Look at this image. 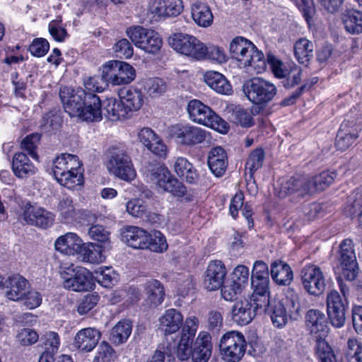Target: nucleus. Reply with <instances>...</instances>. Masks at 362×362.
<instances>
[{
    "label": "nucleus",
    "mask_w": 362,
    "mask_h": 362,
    "mask_svg": "<svg viewBox=\"0 0 362 362\" xmlns=\"http://www.w3.org/2000/svg\"><path fill=\"white\" fill-rule=\"evenodd\" d=\"M59 96L64 110L71 117L83 121L98 122L102 119V105L95 93H86L85 89L69 87L61 88Z\"/></svg>",
    "instance_id": "f257e3e1"
},
{
    "label": "nucleus",
    "mask_w": 362,
    "mask_h": 362,
    "mask_svg": "<svg viewBox=\"0 0 362 362\" xmlns=\"http://www.w3.org/2000/svg\"><path fill=\"white\" fill-rule=\"evenodd\" d=\"M305 322L315 342V353L321 362H337L332 347L325 340L329 327L327 318L318 309H310L305 313Z\"/></svg>",
    "instance_id": "f03ea898"
},
{
    "label": "nucleus",
    "mask_w": 362,
    "mask_h": 362,
    "mask_svg": "<svg viewBox=\"0 0 362 362\" xmlns=\"http://www.w3.org/2000/svg\"><path fill=\"white\" fill-rule=\"evenodd\" d=\"M52 170L57 182L68 189L83 185L82 163L75 155L62 153L57 156L53 161Z\"/></svg>",
    "instance_id": "7ed1b4c3"
},
{
    "label": "nucleus",
    "mask_w": 362,
    "mask_h": 362,
    "mask_svg": "<svg viewBox=\"0 0 362 362\" xmlns=\"http://www.w3.org/2000/svg\"><path fill=\"white\" fill-rule=\"evenodd\" d=\"M243 91L252 103L261 106L271 103L278 93L275 84L262 77H253L245 81Z\"/></svg>",
    "instance_id": "20e7f679"
},
{
    "label": "nucleus",
    "mask_w": 362,
    "mask_h": 362,
    "mask_svg": "<svg viewBox=\"0 0 362 362\" xmlns=\"http://www.w3.org/2000/svg\"><path fill=\"white\" fill-rule=\"evenodd\" d=\"M187 111L189 117L194 122L209 127L221 133L227 132L228 123L201 101L190 100L188 103Z\"/></svg>",
    "instance_id": "39448f33"
},
{
    "label": "nucleus",
    "mask_w": 362,
    "mask_h": 362,
    "mask_svg": "<svg viewBox=\"0 0 362 362\" xmlns=\"http://www.w3.org/2000/svg\"><path fill=\"white\" fill-rule=\"evenodd\" d=\"M246 341L241 332L230 331L224 334L219 342L222 358L226 362H238L245 355Z\"/></svg>",
    "instance_id": "423d86ee"
},
{
    "label": "nucleus",
    "mask_w": 362,
    "mask_h": 362,
    "mask_svg": "<svg viewBox=\"0 0 362 362\" xmlns=\"http://www.w3.org/2000/svg\"><path fill=\"white\" fill-rule=\"evenodd\" d=\"M64 286L74 291H84L91 288V273L82 267L64 264L60 272Z\"/></svg>",
    "instance_id": "0eeeda50"
},
{
    "label": "nucleus",
    "mask_w": 362,
    "mask_h": 362,
    "mask_svg": "<svg viewBox=\"0 0 362 362\" xmlns=\"http://www.w3.org/2000/svg\"><path fill=\"white\" fill-rule=\"evenodd\" d=\"M127 34L136 47L149 54L158 52L163 45V40L158 33L141 26L127 29Z\"/></svg>",
    "instance_id": "6e6552de"
},
{
    "label": "nucleus",
    "mask_w": 362,
    "mask_h": 362,
    "mask_svg": "<svg viewBox=\"0 0 362 362\" xmlns=\"http://www.w3.org/2000/svg\"><path fill=\"white\" fill-rule=\"evenodd\" d=\"M337 269L348 281L354 280L358 275V267L351 239H345L339 245Z\"/></svg>",
    "instance_id": "1a4fd4ad"
},
{
    "label": "nucleus",
    "mask_w": 362,
    "mask_h": 362,
    "mask_svg": "<svg viewBox=\"0 0 362 362\" xmlns=\"http://www.w3.org/2000/svg\"><path fill=\"white\" fill-rule=\"evenodd\" d=\"M170 46L180 54L202 60L204 54V45L195 37L185 34L175 33L168 38Z\"/></svg>",
    "instance_id": "9d476101"
},
{
    "label": "nucleus",
    "mask_w": 362,
    "mask_h": 362,
    "mask_svg": "<svg viewBox=\"0 0 362 362\" xmlns=\"http://www.w3.org/2000/svg\"><path fill=\"white\" fill-rule=\"evenodd\" d=\"M151 180L156 182L158 187L176 197H183L187 193L186 187L174 177L167 168L156 165L147 170Z\"/></svg>",
    "instance_id": "9b49d317"
},
{
    "label": "nucleus",
    "mask_w": 362,
    "mask_h": 362,
    "mask_svg": "<svg viewBox=\"0 0 362 362\" xmlns=\"http://www.w3.org/2000/svg\"><path fill=\"white\" fill-rule=\"evenodd\" d=\"M107 168L110 173L127 182L136 176L131 157L123 150L115 149L110 153Z\"/></svg>",
    "instance_id": "f8f14e48"
},
{
    "label": "nucleus",
    "mask_w": 362,
    "mask_h": 362,
    "mask_svg": "<svg viewBox=\"0 0 362 362\" xmlns=\"http://www.w3.org/2000/svg\"><path fill=\"white\" fill-rule=\"evenodd\" d=\"M301 283L310 296H320L326 289V279L321 268L315 264L305 266L300 272Z\"/></svg>",
    "instance_id": "ddd939ff"
},
{
    "label": "nucleus",
    "mask_w": 362,
    "mask_h": 362,
    "mask_svg": "<svg viewBox=\"0 0 362 362\" xmlns=\"http://www.w3.org/2000/svg\"><path fill=\"white\" fill-rule=\"evenodd\" d=\"M276 194L280 198L288 195L304 197L313 193V185L310 177L296 175L282 180L275 189Z\"/></svg>",
    "instance_id": "4468645a"
},
{
    "label": "nucleus",
    "mask_w": 362,
    "mask_h": 362,
    "mask_svg": "<svg viewBox=\"0 0 362 362\" xmlns=\"http://www.w3.org/2000/svg\"><path fill=\"white\" fill-rule=\"evenodd\" d=\"M105 77L113 86H119L131 83L136 76L135 70L130 64L120 61H110L103 65Z\"/></svg>",
    "instance_id": "2eb2a0df"
},
{
    "label": "nucleus",
    "mask_w": 362,
    "mask_h": 362,
    "mask_svg": "<svg viewBox=\"0 0 362 362\" xmlns=\"http://www.w3.org/2000/svg\"><path fill=\"white\" fill-rule=\"evenodd\" d=\"M327 310L332 326L341 327L346 322L347 300L342 298L338 291L332 290L327 295Z\"/></svg>",
    "instance_id": "dca6fc26"
},
{
    "label": "nucleus",
    "mask_w": 362,
    "mask_h": 362,
    "mask_svg": "<svg viewBox=\"0 0 362 362\" xmlns=\"http://www.w3.org/2000/svg\"><path fill=\"white\" fill-rule=\"evenodd\" d=\"M249 269L244 265L237 266L231 276V281L226 284L221 289V295L226 300H231L240 293L248 282Z\"/></svg>",
    "instance_id": "f3484780"
},
{
    "label": "nucleus",
    "mask_w": 362,
    "mask_h": 362,
    "mask_svg": "<svg viewBox=\"0 0 362 362\" xmlns=\"http://www.w3.org/2000/svg\"><path fill=\"white\" fill-rule=\"evenodd\" d=\"M224 264L219 260L211 261L205 272L204 286L208 291H216L223 287L226 275Z\"/></svg>",
    "instance_id": "a211bd4d"
},
{
    "label": "nucleus",
    "mask_w": 362,
    "mask_h": 362,
    "mask_svg": "<svg viewBox=\"0 0 362 362\" xmlns=\"http://www.w3.org/2000/svg\"><path fill=\"white\" fill-rule=\"evenodd\" d=\"M172 134L179 143L193 146L203 142L206 139V132L199 127L177 125L172 129Z\"/></svg>",
    "instance_id": "6ab92c4d"
},
{
    "label": "nucleus",
    "mask_w": 362,
    "mask_h": 362,
    "mask_svg": "<svg viewBox=\"0 0 362 362\" xmlns=\"http://www.w3.org/2000/svg\"><path fill=\"white\" fill-rule=\"evenodd\" d=\"M23 218L29 224L47 228L54 221V215L47 210L29 205L23 212Z\"/></svg>",
    "instance_id": "aec40b11"
},
{
    "label": "nucleus",
    "mask_w": 362,
    "mask_h": 362,
    "mask_svg": "<svg viewBox=\"0 0 362 362\" xmlns=\"http://www.w3.org/2000/svg\"><path fill=\"white\" fill-rule=\"evenodd\" d=\"M138 139L149 151L160 157L167 154V146L159 136L150 128L144 127L138 133Z\"/></svg>",
    "instance_id": "412c9836"
},
{
    "label": "nucleus",
    "mask_w": 362,
    "mask_h": 362,
    "mask_svg": "<svg viewBox=\"0 0 362 362\" xmlns=\"http://www.w3.org/2000/svg\"><path fill=\"white\" fill-rule=\"evenodd\" d=\"M100 337V332L95 328H84L76 333L74 345L80 351L90 352L98 344Z\"/></svg>",
    "instance_id": "4be33fe9"
},
{
    "label": "nucleus",
    "mask_w": 362,
    "mask_h": 362,
    "mask_svg": "<svg viewBox=\"0 0 362 362\" xmlns=\"http://www.w3.org/2000/svg\"><path fill=\"white\" fill-rule=\"evenodd\" d=\"M211 336L206 332L199 334L194 344L192 359L194 362H207L211 355Z\"/></svg>",
    "instance_id": "5701e85b"
},
{
    "label": "nucleus",
    "mask_w": 362,
    "mask_h": 362,
    "mask_svg": "<svg viewBox=\"0 0 362 362\" xmlns=\"http://www.w3.org/2000/svg\"><path fill=\"white\" fill-rule=\"evenodd\" d=\"M182 325L183 316L174 308L166 310L159 318L160 329L165 335L176 333Z\"/></svg>",
    "instance_id": "b1692460"
},
{
    "label": "nucleus",
    "mask_w": 362,
    "mask_h": 362,
    "mask_svg": "<svg viewBox=\"0 0 362 362\" xmlns=\"http://www.w3.org/2000/svg\"><path fill=\"white\" fill-rule=\"evenodd\" d=\"M122 240L129 246L144 250L146 247L148 233L136 226H126L121 233Z\"/></svg>",
    "instance_id": "393cba45"
},
{
    "label": "nucleus",
    "mask_w": 362,
    "mask_h": 362,
    "mask_svg": "<svg viewBox=\"0 0 362 362\" xmlns=\"http://www.w3.org/2000/svg\"><path fill=\"white\" fill-rule=\"evenodd\" d=\"M208 165L216 177H221L228 167V156L226 151L221 146L212 148L208 154Z\"/></svg>",
    "instance_id": "a878e982"
},
{
    "label": "nucleus",
    "mask_w": 362,
    "mask_h": 362,
    "mask_svg": "<svg viewBox=\"0 0 362 362\" xmlns=\"http://www.w3.org/2000/svg\"><path fill=\"white\" fill-rule=\"evenodd\" d=\"M6 296L11 300L17 301L24 298L28 288V281L20 275L10 276L7 281Z\"/></svg>",
    "instance_id": "bb28decb"
},
{
    "label": "nucleus",
    "mask_w": 362,
    "mask_h": 362,
    "mask_svg": "<svg viewBox=\"0 0 362 362\" xmlns=\"http://www.w3.org/2000/svg\"><path fill=\"white\" fill-rule=\"evenodd\" d=\"M12 170L16 177L27 178L36 173L37 168L32 163L25 153L18 152L13 157Z\"/></svg>",
    "instance_id": "cd10ccee"
},
{
    "label": "nucleus",
    "mask_w": 362,
    "mask_h": 362,
    "mask_svg": "<svg viewBox=\"0 0 362 362\" xmlns=\"http://www.w3.org/2000/svg\"><path fill=\"white\" fill-rule=\"evenodd\" d=\"M255 313L252 310V304L247 300L236 301L231 310V317L233 322L239 325L249 324Z\"/></svg>",
    "instance_id": "c85d7f7f"
},
{
    "label": "nucleus",
    "mask_w": 362,
    "mask_h": 362,
    "mask_svg": "<svg viewBox=\"0 0 362 362\" xmlns=\"http://www.w3.org/2000/svg\"><path fill=\"white\" fill-rule=\"evenodd\" d=\"M184 8L182 1H153L148 9L159 17L177 16Z\"/></svg>",
    "instance_id": "c756f323"
},
{
    "label": "nucleus",
    "mask_w": 362,
    "mask_h": 362,
    "mask_svg": "<svg viewBox=\"0 0 362 362\" xmlns=\"http://www.w3.org/2000/svg\"><path fill=\"white\" fill-rule=\"evenodd\" d=\"M82 240L74 233H67L59 237L55 241L57 250L66 255H72L81 250Z\"/></svg>",
    "instance_id": "7c9ffc66"
},
{
    "label": "nucleus",
    "mask_w": 362,
    "mask_h": 362,
    "mask_svg": "<svg viewBox=\"0 0 362 362\" xmlns=\"http://www.w3.org/2000/svg\"><path fill=\"white\" fill-rule=\"evenodd\" d=\"M191 13L194 21L199 26L208 27L213 22V14L205 1H194L191 6Z\"/></svg>",
    "instance_id": "2f4dec72"
},
{
    "label": "nucleus",
    "mask_w": 362,
    "mask_h": 362,
    "mask_svg": "<svg viewBox=\"0 0 362 362\" xmlns=\"http://www.w3.org/2000/svg\"><path fill=\"white\" fill-rule=\"evenodd\" d=\"M204 78L206 83L216 92L224 95L231 93V86L223 74L217 71H209L206 72Z\"/></svg>",
    "instance_id": "473e14b6"
},
{
    "label": "nucleus",
    "mask_w": 362,
    "mask_h": 362,
    "mask_svg": "<svg viewBox=\"0 0 362 362\" xmlns=\"http://www.w3.org/2000/svg\"><path fill=\"white\" fill-rule=\"evenodd\" d=\"M271 276L279 285H289L293 279L290 266L281 261L274 262L271 265Z\"/></svg>",
    "instance_id": "72a5a7b5"
},
{
    "label": "nucleus",
    "mask_w": 362,
    "mask_h": 362,
    "mask_svg": "<svg viewBox=\"0 0 362 362\" xmlns=\"http://www.w3.org/2000/svg\"><path fill=\"white\" fill-rule=\"evenodd\" d=\"M144 291L146 300L151 305L156 307L160 305L164 300L165 291L163 284L156 279H149L144 285Z\"/></svg>",
    "instance_id": "f704fd0d"
},
{
    "label": "nucleus",
    "mask_w": 362,
    "mask_h": 362,
    "mask_svg": "<svg viewBox=\"0 0 362 362\" xmlns=\"http://www.w3.org/2000/svg\"><path fill=\"white\" fill-rule=\"evenodd\" d=\"M176 174L187 182L193 184L199 180V175L193 165L185 158H177L174 164Z\"/></svg>",
    "instance_id": "c9c22d12"
},
{
    "label": "nucleus",
    "mask_w": 362,
    "mask_h": 362,
    "mask_svg": "<svg viewBox=\"0 0 362 362\" xmlns=\"http://www.w3.org/2000/svg\"><path fill=\"white\" fill-rule=\"evenodd\" d=\"M119 98L127 114L139 110L144 103L143 94L141 90L137 89L124 90L120 93Z\"/></svg>",
    "instance_id": "e433bc0d"
},
{
    "label": "nucleus",
    "mask_w": 362,
    "mask_h": 362,
    "mask_svg": "<svg viewBox=\"0 0 362 362\" xmlns=\"http://www.w3.org/2000/svg\"><path fill=\"white\" fill-rule=\"evenodd\" d=\"M104 115L112 121H117L128 116L121 100L107 98L103 102Z\"/></svg>",
    "instance_id": "4c0bfd02"
},
{
    "label": "nucleus",
    "mask_w": 362,
    "mask_h": 362,
    "mask_svg": "<svg viewBox=\"0 0 362 362\" xmlns=\"http://www.w3.org/2000/svg\"><path fill=\"white\" fill-rule=\"evenodd\" d=\"M127 211L132 216L143 218L150 222H156L159 216L148 211L147 206L140 199H132L127 203Z\"/></svg>",
    "instance_id": "58836bf2"
},
{
    "label": "nucleus",
    "mask_w": 362,
    "mask_h": 362,
    "mask_svg": "<svg viewBox=\"0 0 362 362\" xmlns=\"http://www.w3.org/2000/svg\"><path fill=\"white\" fill-rule=\"evenodd\" d=\"M293 49L298 62L307 66L313 56V43L305 38H300L296 42Z\"/></svg>",
    "instance_id": "ea45409f"
},
{
    "label": "nucleus",
    "mask_w": 362,
    "mask_h": 362,
    "mask_svg": "<svg viewBox=\"0 0 362 362\" xmlns=\"http://www.w3.org/2000/svg\"><path fill=\"white\" fill-rule=\"evenodd\" d=\"M266 314L270 316L273 325L277 327H281L287 322L286 308L281 300L274 298Z\"/></svg>",
    "instance_id": "a19ab883"
},
{
    "label": "nucleus",
    "mask_w": 362,
    "mask_h": 362,
    "mask_svg": "<svg viewBox=\"0 0 362 362\" xmlns=\"http://www.w3.org/2000/svg\"><path fill=\"white\" fill-rule=\"evenodd\" d=\"M132 329V325L129 320H122L117 323L111 330V340L115 345H120L127 341Z\"/></svg>",
    "instance_id": "79ce46f5"
},
{
    "label": "nucleus",
    "mask_w": 362,
    "mask_h": 362,
    "mask_svg": "<svg viewBox=\"0 0 362 362\" xmlns=\"http://www.w3.org/2000/svg\"><path fill=\"white\" fill-rule=\"evenodd\" d=\"M243 65L244 67H247L248 71L260 74L266 69L267 64L262 52L255 47Z\"/></svg>",
    "instance_id": "37998d69"
},
{
    "label": "nucleus",
    "mask_w": 362,
    "mask_h": 362,
    "mask_svg": "<svg viewBox=\"0 0 362 362\" xmlns=\"http://www.w3.org/2000/svg\"><path fill=\"white\" fill-rule=\"evenodd\" d=\"M343 22L346 30L353 35L362 33V12L351 11L344 15Z\"/></svg>",
    "instance_id": "c03bdc74"
},
{
    "label": "nucleus",
    "mask_w": 362,
    "mask_h": 362,
    "mask_svg": "<svg viewBox=\"0 0 362 362\" xmlns=\"http://www.w3.org/2000/svg\"><path fill=\"white\" fill-rule=\"evenodd\" d=\"M286 309L290 318L298 320L302 317L303 309L300 303V297L293 290L288 292L286 296Z\"/></svg>",
    "instance_id": "a18cd8bd"
},
{
    "label": "nucleus",
    "mask_w": 362,
    "mask_h": 362,
    "mask_svg": "<svg viewBox=\"0 0 362 362\" xmlns=\"http://www.w3.org/2000/svg\"><path fill=\"white\" fill-rule=\"evenodd\" d=\"M77 253H81L83 261L90 263H99L104 259L100 247L93 243L83 244L81 245V250Z\"/></svg>",
    "instance_id": "49530a36"
},
{
    "label": "nucleus",
    "mask_w": 362,
    "mask_h": 362,
    "mask_svg": "<svg viewBox=\"0 0 362 362\" xmlns=\"http://www.w3.org/2000/svg\"><path fill=\"white\" fill-rule=\"evenodd\" d=\"M105 75L103 68L101 76H90L85 80L83 85L86 93L102 92L107 86V83H109V79L105 77Z\"/></svg>",
    "instance_id": "de8ad7c7"
},
{
    "label": "nucleus",
    "mask_w": 362,
    "mask_h": 362,
    "mask_svg": "<svg viewBox=\"0 0 362 362\" xmlns=\"http://www.w3.org/2000/svg\"><path fill=\"white\" fill-rule=\"evenodd\" d=\"M264 159V152L262 148H256L250 153L245 163V170L249 171L250 178L262 167Z\"/></svg>",
    "instance_id": "09e8293b"
},
{
    "label": "nucleus",
    "mask_w": 362,
    "mask_h": 362,
    "mask_svg": "<svg viewBox=\"0 0 362 362\" xmlns=\"http://www.w3.org/2000/svg\"><path fill=\"white\" fill-rule=\"evenodd\" d=\"M336 177L334 172L324 171L311 178L313 192L315 191H322L328 187Z\"/></svg>",
    "instance_id": "8fccbe9b"
},
{
    "label": "nucleus",
    "mask_w": 362,
    "mask_h": 362,
    "mask_svg": "<svg viewBox=\"0 0 362 362\" xmlns=\"http://www.w3.org/2000/svg\"><path fill=\"white\" fill-rule=\"evenodd\" d=\"M167 248L168 244L165 238L160 231H155L152 235L148 233L146 247L144 249L155 252H163L166 250Z\"/></svg>",
    "instance_id": "3c124183"
},
{
    "label": "nucleus",
    "mask_w": 362,
    "mask_h": 362,
    "mask_svg": "<svg viewBox=\"0 0 362 362\" xmlns=\"http://www.w3.org/2000/svg\"><path fill=\"white\" fill-rule=\"evenodd\" d=\"M144 88L149 96L157 97L165 92L167 86L163 79L151 78L144 81Z\"/></svg>",
    "instance_id": "603ef678"
},
{
    "label": "nucleus",
    "mask_w": 362,
    "mask_h": 362,
    "mask_svg": "<svg viewBox=\"0 0 362 362\" xmlns=\"http://www.w3.org/2000/svg\"><path fill=\"white\" fill-rule=\"evenodd\" d=\"M273 299L269 298V294L252 295L251 304L255 315L267 313Z\"/></svg>",
    "instance_id": "864d4df0"
},
{
    "label": "nucleus",
    "mask_w": 362,
    "mask_h": 362,
    "mask_svg": "<svg viewBox=\"0 0 362 362\" xmlns=\"http://www.w3.org/2000/svg\"><path fill=\"white\" fill-rule=\"evenodd\" d=\"M40 134L37 133L31 134L25 137L21 144L22 149L27 151L31 158L36 160H38V155L36 152V149L40 143Z\"/></svg>",
    "instance_id": "5fc2aeb1"
},
{
    "label": "nucleus",
    "mask_w": 362,
    "mask_h": 362,
    "mask_svg": "<svg viewBox=\"0 0 362 362\" xmlns=\"http://www.w3.org/2000/svg\"><path fill=\"white\" fill-rule=\"evenodd\" d=\"M95 279L104 287H110L113 285L115 274L108 267H99L94 272Z\"/></svg>",
    "instance_id": "6e6d98bb"
},
{
    "label": "nucleus",
    "mask_w": 362,
    "mask_h": 362,
    "mask_svg": "<svg viewBox=\"0 0 362 362\" xmlns=\"http://www.w3.org/2000/svg\"><path fill=\"white\" fill-rule=\"evenodd\" d=\"M231 119L234 123L243 127H250L254 124L251 112L243 108L238 107L233 110Z\"/></svg>",
    "instance_id": "4d7b16f0"
},
{
    "label": "nucleus",
    "mask_w": 362,
    "mask_h": 362,
    "mask_svg": "<svg viewBox=\"0 0 362 362\" xmlns=\"http://www.w3.org/2000/svg\"><path fill=\"white\" fill-rule=\"evenodd\" d=\"M193 341L192 338L187 337L186 334H182L180 340L177 346V356L181 361H185L189 358L192 355V344Z\"/></svg>",
    "instance_id": "13d9d810"
},
{
    "label": "nucleus",
    "mask_w": 362,
    "mask_h": 362,
    "mask_svg": "<svg viewBox=\"0 0 362 362\" xmlns=\"http://www.w3.org/2000/svg\"><path fill=\"white\" fill-rule=\"evenodd\" d=\"M57 211L59 212L62 218L64 220L72 219L76 216L73 201L69 197H64L59 200Z\"/></svg>",
    "instance_id": "bf43d9fd"
},
{
    "label": "nucleus",
    "mask_w": 362,
    "mask_h": 362,
    "mask_svg": "<svg viewBox=\"0 0 362 362\" xmlns=\"http://www.w3.org/2000/svg\"><path fill=\"white\" fill-rule=\"evenodd\" d=\"M347 356L349 362H362V344L356 339H349L347 341Z\"/></svg>",
    "instance_id": "052dcab7"
},
{
    "label": "nucleus",
    "mask_w": 362,
    "mask_h": 362,
    "mask_svg": "<svg viewBox=\"0 0 362 362\" xmlns=\"http://www.w3.org/2000/svg\"><path fill=\"white\" fill-rule=\"evenodd\" d=\"M223 313L218 310H210L206 316V327L209 330L218 332L223 327Z\"/></svg>",
    "instance_id": "680f3d73"
},
{
    "label": "nucleus",
    "mask_w": 362,
    "mask_h": 362,
    "mask_svg": "<svg viewBox=\"0 0 362 362\" xmlns=\"http://www.w3.org/2000/svg\"><path fill=\"white\" fill-rule=\"evenodd\" d=\"M61 23V17H58L57 19L52 21L48 25L50 35L55 40L59 42H63L68 35L66 30L60 25Z\"/></svg>",
    "instance_id": "e2e57ef3"
},
{
    "label": "nucleus",
    "mask_w": 362,
    "mask_h": 362,
    "mask_svg": "<svg viewBox=\"0 0 362 362\" xmlns=\"http://www.w3.org/2000/svg\"><path fill=\"white\" fill-rule=\"evenodd\" d=\"M60 117L52 112L44 115L42 119L40 127L45 132H49L52 129H58L61 124Z\"/></svg>",
    "instance_id": "0e129e2a"
},
{
    "label": "nucleus",
    "mask_w": 362,
    "mask_h": 362,
    "mask_svg": "<svg viewBox=\"0 0 362 362\" xmlns=\"http://www.w3.org/2000/svg\"><path fill=\"white\" fill-rule=\"evenodd\" d=\"M98 302V296L96 293H90L84 296L78 305V313L85 315L92 310Z\"/></svg>",
    "instance_id": "69168bd1"
},
{
    "label": "nucleus",
    "mask_w": 362,
    "mask_h": 362,
    "mask_svg": "<svg viewBox=\"0 0 362 362\" xmlns=\"http://www.w3.org/2000/svg\"><path fill=\"white\" fill-rule=\"evenodd\" d=\"M205 51L203 59H209L218 63H223L226 62L227 57L223 49L219 47L211 46L207 47L204 45Z\"/></svg>",
    "instance_id": "338daca9"
},
{
    "label": "nucleus",
    "mask_w": 362,
    "mask_h": 362,
    "mask_svg": "<svg viewBox=\"0 0 362 362\" xmlns=\"http://www.w3.org/2000/svg\"><path fill=\"white\" fill-rule=\"evenodd\" d=\"M90 237L101 243H108L110 240V232L101 225H93L88 230Z\"/></svg>",
    "instance_id": "774afa93"
}]
</instances>
